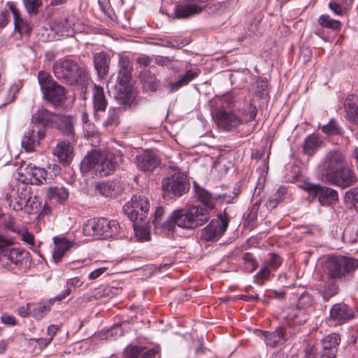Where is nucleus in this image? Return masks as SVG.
<instances>
[{
    "mask_svg": "<svg viewBox=\"0 0 358 358\" xmlns=\"http://www.w3.org/2000/svg\"><path fill=\"white\" fill-rule=\"evenodd\" d=\"M208 221V215L201 213L198 206L192 205L186 208L174 210L162 224V227L173 233L176 226L185 229H194Z\"/></svg>",
    "mask_w": 358,
    "mask_h": 358,
    "instance_id": "nucleus-1",
    "label": "nucleus"
},
{
    "mask_svg": "<svg viewBox=\"0 0 358 358\" xmlns=\"http://www.w3.org/2000/svg\"><path fill=\"white\" fill-rule=\"evenodd\" d=\"M52 69L56 78L64 84L83 85L87 80V73L85 67L70 58L56 61Z\"/></svg>",
    "mask_w": 358,
    "mask_h": 358,
    "instance_id": "nucleus-2",
    "label": "nucleus"
},
{
    "mask_svg": "<svg viewBox=\"0 0 358 358\" xmlns=\"http://www.w3.org/2000/svg\"><path fill=\"white\" fill-rule=\"evenodd\" d=\"M38 80L43 97L53 105H60L66 99L65 87L55 81L48 73L39 71Z\"/></svg>",
    "mask_w": 358,
    "mask_h": 358,
    "instance_id": "nucleus-3",
    "label": "nucleus"
},
{
    "mask_svg": "<svg viewBox=\"0 0 358 358\" xmlns=\"http://www.w3.org/2000/svg\"><path fill=\"white\" fill-rule=\"evenodd\" d=\"M120 229L117 221L99 217L89 220L83 227V233L86 236L107 238L119 234Z\"/></svg>",
    "mask_w": 358,
    "mask_h": 358,
    "instance_id": "nucleus-4",
    "label": "nucleus"
},
{
    "mask_svg": "<svg viewBox=\"0 0 358 358\" xmlns=\"http://www.w3.org/2000/svg\"><path fill=\"white\" fill-rule=\"evenodd\" d=\"M358 268V259L345 256L332 257L326 262L327 275L331 279H341Z\"/></svg>",
    "mask_w": 358,
    "mask_h": 358,
    "instance_id": "nucleus-5",
    "label": "nucleus"
},
{
    "mask_svg": "<svg viewBox=\"0 0 358 358\" xmlns=\"http://www.w3.org/2000/svg\"><path fill=\"white\" fill-rule=\"evenodd\" d=\"M149 208L150 203L145 196L135 195L124 205L123 212L134 222V227H136L145 221Z\"/></svg>",
    "mask_w": 358,
    "mask_h": 358,
    "instance_id": "nucleus-6",
    "label": "nucleus"
},
{
    "mask_svg": "<svg viewBox=\"0 0 358 358\" xmlns=\"http://www.w3.org/2000/svg\"><path fill=\"white\" fill-rule=\"evenodd\" d=\"M32 122L40 123L43 126L48 124L52 122H59V129H63L64 132L68 135L73 134V120L70 117L59 115L52 113L48 110L41 108L32 115Z\"/></svg>",
    "mask_w": 358,
    "mask_h": 358,
    "instance_id": "nucleus-7",
    "label": "nucleus"
},
{
    "mask_svg": "<svg viewBox=\"0 0 358 358\" xmlns=\"http://www.w3.org/2000/svg\"><path fill=\"white\" fill-rule=\"evenodd\" d=\"M345 165V156L341 151L336 149L329 151L319 166L322 180H324Z\"/></svg>",
    "mask_w": 358,
    "mask_h": 358,
    "instance_id": "nucleus-8",
    "label": "nucleus"
},
{
    "mask_svg": "<svg viewBox=\"0 0 358 358\" xmlns=\"http://www.w3.org/2000/svg\"><path fill=\"white\" fill-rule=\"evenodd\" d=\"M355 317V310L351 307L344 303H338L331 308L326 322L329 327H336L349 322Z\"/></svg>",
    "mask_w": 358,
    "mask_h": 358,
    "instance_id": "nucleus-9",
    "label": "nucleus"
},
{
    "mask_svg": "<svg viewBox=\"0 0 358 358\" xmlns=\"http://www.w3.org/2000/svg\"><path fill=\"white\" fill-rule=\"evenodd\" d=\"M189 188L187 176L180 172H176L162 180L163 190L174 196H182L187 192Z\"/></svg>",
    "mask_w": 358,
    "mask_h": 358,
    "instance_id": "nucleus-10",
    "label": "nucleus"
},
{
    "mask_svg": "<svg viewBox=\"0 0 358 358\" xmlns=\"http://www.w3.org/2000/svg\"><path fill=\"white\" fill-rule=\"evenodd\" d=\"M303 188L313 197L317 196L323 206L331 205L338 199L337 192L328 187L307 182L303 184Z\"/></svg>",
    "mask_w": 358,
    "mask_h": 358,
    "instance_id": "nucleus-11",
    "label": "nucleus"
},
{
    "mask_svg": "<svg viewBox=\"0 0 358 358\" xmlns=\"http://www.w3.org/2000/svg\"><path fill=\"white\" fill-rule=\"evenodd\" d=\"M217 126L226 131H233L239 127L241 120L236 113L232 110L220 108L213 113Z\"/></svg>",
    "mask_w": 358,
    "mask_h": 358,
    "instance_id": "nucleus-12",
    "label": "nucleus"
},
{
    "mask_svg": "<svg viewBox=\"0 0 358 358\" xmlns=\"http://www.w3.org/2000/svg\"><path fill=\"white\" fill-rule=\"evenodd\" d=\"M228 224V218L220 214L218 219L212 220L210 222L201 230V238L206 241L217 240L227 231Z\"/></svg>",
    "mask_w": 358,
    "mask_h": 358,
    "instance_id": "nucleus-13",
    "label": "nucleus"
},
{
    "mask_svg": "<svg viewBox=\"0 0 358 358\" xmlns=\"http://www.w3.org/2000/svg\"><path fill=\"white\" fill-rule=\"evenodd\" d=\"M323 181L344 189L353 185L357 182V177L353 171L345 165Z\"/></svg>",
    "mask_w": 358,
    "mask_h": 358,
    "instance_id": "nucleus-14",
    "label": "nucleus"
},
{
    "mask_svg": "<svg viewBox=\"0 0 358 358\" xmlns=\"http://www.w3.org/2000/svg\"><path fill=\"white\" fill-rule=\"evenodd\" d=\"M194 190L197 200L203 204V206H197L198 209L201 210V213L207 214L209 220L210 212L215 209L217 200L220 198H224L225 195H213L209 191L196 183L194 184Z\"/></svg>",
    "mask_w": 358,
    "mask_h": 358,
    "instance_id": "nucleus-15",
    "label": "nucleus"
},
{
    "mask_svg": "<svg viewBox=\"0 0 358 358\" xmlns=\"http://www.w3.org/2000/svg\"><path fill=\"white\" fill-rule=\"evenodd\" d=\"M29 252L22 249L8 248L0 252V266L10 268L13 265H21Z\"/></svg>",
    "mask_w": 358,
    "mask_h": 358,
    "instance_id": "nucleus-16",
    "label": "nucleus"
},
{
    "mask_svg": "<svg viewBox=\"0 0 358 358\" xmlns=\"http://www.w3.org/2000/svg\"><path fill=\"white\" fill-rule=\"evenodd\" d=\"M202 0H183L174 9V14L178 19H186L194 16L203 9L199 4Z\"/></svg>",
    "mask_w": 358,
    "mask_h": 358,
    "instance_id": "nucleus-17",
    "label": "nucleus"
},
{
    "mask_svg": "<svg viewBox=\"0 0 358 358\" xmlns=\"http://www.w3.org/2000/svg\"><path fill=\"white\" fill-rule=\"evenodd\" d=\"M135 162L137 168L144 172L152 171L159 165V160L156 155L150 150H146L137 155Z\"/></svg>",
    "mask_w": 358,
    "mask_h": 358,
    "instance_id": "nucleus-18",
    "label": "nucleus"
},
{
    "mask_svg": "<svg viewBox=\"0 0 358 358\" xmlns=\"http://www.w3.org/2000/svg\"><path fill=\"white\" fill-rule=\"evenodd\" d=\"M114 97L121 105H129L134 97V92L129 83H116L114 86Z\"/></svg>",
    "mask_w": 358,
    "mask_h": 358,
    "instance_id": "nucleus-19",
    "label": "nucleus"
},
{
    "mask_svg": "<svg viewBox=\"0 0 358 358\" xmlns=\"http://www.w3.org/2000/svg\"><path fill=\"white\" fill-rule=\"evenodd\" d=\"M45 135L44 129H39L36 131L34 129H29L24 135L21 145L27 152H33L36 145L39 143Z\"/></svg>",
    "mask_w": 358,
    "mask_h": 358,
    "instance_id": "nucleus-20",
    "label": "nucleus"
},
{
    "mask_svg": "<svg viewBox=\"0 0 358 358\" xmlns=\"http://www.w3.org/2000/svg\"><path fill=\"white\" fill-rule=\"evenodd\" d=\"M92 96L94 117L96 120H99V112H104L108 106L103 88L95 84L92 90Z\"/></svg>",
    "mask_w": 358,
    "mask_h": 358,
    "instance_id": "nucleus-21",
    "label": "nucleus"
},
{
    "mask_svg": "<svg viewBox=\"0 0 358 358\" xmlns=\"http://www.w3.org/2000/svg\"><path fill=\"white\" fill-rule=\"evenodd\" d=\"M257 336L263 339L267 345L272 348L281 345L285 341V332L282 327H279L272 332L257 331Z\"/></svg>",
    "mask_w": 358,
    "mask_h": 358,
    "instance_id": "nucleus-22",
    "label": "nucleus"
},
{
    "mask_svg": "<svg viewBox=\"0 0 358 358\" xmlns=\"http://www.w3.org/2000/svg\"><path fill=\"white\" fill-rule=\"evenodd\" d=\"M8 5L13 15L15 31L20 36H28L31 31V27L22 17L19 9L13 3L8 2Z\"/></svg>",
    "mask_w": 358,
    "mask_h": 358,
    "instance_id": "nucleus-23",
    "label": "nucleus"
},
{
    "mask_svg": "<svg viewBox=\"0 0 358 358\" xmlns=\"http://www.w3.org/2000/svg\"><path fill=\"white\" fill-rule=\"evenodd\" d=\"M53 154L57 157L59 163L66 166L73 158V148L70 143L60 141L54 149Z\"/></svg>",
    "mask_w": 358,
    "mask_h": 358,
    "instance_id": "nucleus-24",
    "label": "nucleus"
},
{
    "mask_svg": "<svg viewBox=\"0 0 358 358\" xmlns=\"http://www.w3.org/2000/svg\"><path fill=\"white\" fill-rule=\"evenodd\" d=\"M283 318L289 325H301L307 320V315L304 308L290 306L284 313Z\"/></svg>",
    "mask_w": 358,
    "mask_h": 358,
    "instance_id": "nucleus-25",
    "label": "nucleus"
},
{
    "mask_svg": "<svg viewBox=\"0 0 358 358\" xmlns=\"http://www.w3.org/2000/svg\"><path fill=\"white\" fill-rule=\"evenodd\" d=\"M93 62L99 78H105L108 73L110 59L107 53L100 52L94 55Z\"/></svg>",
    "mask_w": 358,
    "mask_h": 358,
    "instance_id": "nucleus-26",
    "label": "nucleus"
},
{
    "mask_svg": "<svg viewBox=\"0 0 358 358\" xmlns=\"http://www.w3.org/2000/svg\"><path fill=\"white\" fill-rule=\"evenodd\" d=\"M55 248L52 252V259L55 263L62 261L66 252L73 246V243L66 238L54 237Z\"/></svg>",
    "mask_w": 358,
    "mask_h": 358,
    "instance_id": "nucleus-27",
    "label": "nucleus"
},
{
    "mask_svg": "<svg viewBox=\"0 0 358 358\" xmlns=\"http://www.w3.org/2000/svg\"><path fill=\"white\" fill-rule=\"evenodd\" d=\"M78 19L73 15H69L66 17L61 18L56 22V29L57 31L62 32L63 34L70 36L75 31H79L76 22Z\"/></svg>",
    "mask_w": 358,
    "mask_h": 358,
    "instance_id": "nucleus-28",
    "label": "nucleus"
},
{
    "mask_svg": "<svg viewBox=\"0 0 358 358\" xmlns=\"http://www.w3.org/2000/svg\"><path fill=\"white\" fill-rule=\"evenodd\" d=\"M22 194H24V197H20V200L16 201L17 209L22 210L24 208L28 213L36 212L38 210L36 197H32L30 190L27 187L22 188Z\"/></svg>",
    "mask_w": 358,
    "mask_h": 358,
    "instance_id": "nucleus-29",
    "label": "nucleus"
},
{
    "mask_svg": "<svg viewBox=\"0 0 358 358\" xmlns=\"http://www.w3.org/2000/svg\"><path fill=\"white\" fill-rule=\"evenodd\" d=\"M120 69L116 83H129L131 78L132 65L126 56L121 57L119 61Z\"/></svg>",
    "mask_w": 358,
    "mask_h": 358,
    "instance_id": "nucleus-30",
    "label": "nucleus"
},
{
    "mask_svg": "<svg viewBox=\"0 0 358 358\" xmlns=\"http://www.w3.org/2000/svg\"><path fill=\"white\" fill-rule=\"evenodd\" d=\"M25 172L28 176H30L31 183L41 185L43 184V180H46L47 171L44 168L29 164L25 168Z\"/></svg>",
    "mask_w": 358,
    "mask_h": 358,
    "instance_id": "nucleus-31",
    "label": "nucleus"
},
{
    "mask_svg": "<svg viewBox=\"0 0 358 358\" xmlns=\"http://www.w3.org/2000/svg\"><path fill=\"white\" fill-rule=\"evenodd\" d=\"M48 199L55 203H63L69 198V192L64 187H50L46 192Z\"/></svg>",
    "mask_w": 358,
    "mask_h": 358,
    "instance_id": "nucleus-32",
    "label": "nucleus"
},
{
    "mask_svg": "<svg viewBox=\"0 0 358 358\" xmlns=\"http://www.w3.org/2000/svg\"><path fill=\"white\" fill-rule=\"evenodd\" d=\"M116 164L113 162L110 155L100 156V160L96 168V174L101 177L107 176L113 172L115 169Z\"/></svg>",
    "mask_w": 358,
    "mask_h": 358,
    "instance_id": "nucleus-33",
    "label": "nucleus"
},
{
    "mask_svg": "<svg viewBox=\"0 0 358 358\" xmlns=\"http://www.w3.org/2000/svg\"><path fill=\"white\" fill-rule=\"evenodd\" d=\"M322 141L315 134L308 136L303 144V152L309 156L314 155L317 151L318 148L322 145Z\"/></svg>",
    "mask_w": 358,
    "mask_h": 358,
    "instance_id": "nucleus-34",
    "label": "nucleus"
},
{
    "mask_svg": "<svg viewBox=\"0 0 358 358\" xmlns=\"http://www.w3.org/2000/svg\"><path fill=\"white\" fill-rule=\"evenodd\" d=\"M101 155L94 151L87 155L82 160L80 164V170L83 173H87L93 168H97L100 160Z\"/></svg>",
    "mask_w": 358,
    "mask_h": 358,
    "instance_id": "nucleus-35",
    "label": "nucleus"
},
{
    "mask_svg": "<svg viewBox=\"0 0 358 358\" xmlns=\"http://www.w3.org/2000/svg\"><path fill=\"white\" fill-rule=\"evenodd\" d=\"M257 113V107L252 103H247L241 110H238V116L241 125L255 120Z\"/></svg>",
    "mask_w": 358,
    "mask_h": 358,
    "instance_id": "nucleus-36",
    "label": "nucleus"
},
{
    "mask_svg": "<svg viewBox=\"0 0 358 358\" xmlns=\"http://www.w3.org/2000/svg\"><path fill=\"white\" fill-rule=\"evenodd\" d=\"M344 107L348 118L353 122L358 121L357 98L353 95L348 96L344 101Z\"/></svg>",
    "mask_w": 358,
    "mask_h": 358,
    "instance_id": "nucleus-37",
    "label": "nucleus"
},
{
    "mask_svg": "<svg viewBox=\"0 0 358 358\" xmlns=\"http://www.w3.org/2000/svg\"><path fill=\"white\" fill-rule=\"evenodd\" d=\"M121 110L116 108H110L108 112L106 120L103 122V125L108 130H113L117 127L120 122V115Z\"/></svg>",
    "mask_w": 358,
    "mask_h": 358,
    "instance_id": "nucleus-38",
    "label": "nucleus"
},
{
    "mask_svg": "<svg viewBox=\"0 0 358 358\" xmlns=\"http://www.w3.org/2000/svg\"><path fill=\"white\" fill-rule=\"evenodd\" d=\"M198 75V73L196 71H192V70L187 71L185 73L178 79V81L169 85L170 92H174L179 90L180 87L187 85L191 80L196 78Z\"/></svg>",
    "mask_w": 358,
    "mask_h": 358,
    "instance_id": "nucleus-39",
    "label": "nucleus"
},
{
    "mask_svg": "<svg viewBox=\"0 0 358 358\" xmlns=\"http://www.w3.org/2000/svg\"><path fill=\"white\" fill-rule=\"evenodd\" d=\"M141 79L144 87L152 91L157 90L159 81L156 78L155 75L150 71H145L142 74Z\"/></svg>",
    "mask_w": 358,
    "mask_h": 358,
    "instance_id": "nucleus-40",
    "label": "nucleus"
},
{
    "mask_svg": "<svg viewBox=\"0 0 358 358\" xmlns=\"http://www.w3.org/2000/svg\"><path fill=\"white\" fill-rule=\"evenodd\" d=\"M338 287L333 281L326 282L319 291L325 301L335 296L338 293Z\"/></svg>",
    "mask_w": 358,
    "mask_h": 358,
    "instance_id": "nucleus-41",
    "label": "nucleus"
},
{
    "mask_svg": "<svg viewBox=\"0 0 358 358\" xmlns=\"http://www.w3.org/2000/svg\"><path fill=\"white\" fill-rule=\"evenodd\" d=\"M83 284L80 282L79 277H74L67 280L66 281V289L64 291V292L56 296V299L58 301H61L65 299L66 296L70 295L73 291H75V288L77 287L81 286Z\"/></svg>",
    "mask_w": 358,
    "mask_h": 358,
    "instance_id": "nucleus-42",
    "label": "nucleus"
},
{
    "mask_svg": "<svg viewBox=\"0 0 358 358\" xmlns=\"http://www.w3.org/2000/svg\"><path fill=\"white\" fill-rule=\"evenodd\" d=\"M116 184L114 182H101L97 185L96 190L100 194L106 197H112L116 194Z\"/></svg>",
    "mask_w": 358,
    "mask_h": 358,
    "instance_id": "nucleus-43",
    "label": "nucleus"
},
{
    "mask_svg": "<svg viewBox=\"0 0 358 358\" xmlns=\"http://www.w3.org/2000/svg\"><path fill=\"white\" fill-rule=\"evenodd\" d=\"M287 191L285 187H280L272 196V198L269 199L266 206L268 209H274L277 207V206L283 201L284 196L285 195Z\"/></svg>",
    "mask_w": 358,
    "mask_h": 358,
    "instance_id": "nucleus-44",
    "label": "nucleus"
},
{
    "mask_svg": "<svg viewBox=\"0 0 358 358\" xmlns=\"http://www.w3.org/2000/svg\"><path fill=\"white\" fill-rule=\"evenodd\" d=\"M318 23L324 27L334 30H339L341 26L340 21L331 19L328 15H322L318 19Z\"/></svg>",
    "mask_w": 358,
    "mask_h": 358,
    "instance_id": "nucleus-45",
    "label": "nucleus"
},
{
    "mask_svg": "<svg viewBox=\"0 0 358 358\" xmlns=\"http://www.w3.org/2000/svg\"><path fill=\"white\" fill-rule=\"evenodd\" d=\"M322 131L327 135L334 136L341 134V129L336 120H331L329 122L322 127Z\"/></svg>",
    "mask_w": 358,
    "mask_h": 358,
    "instance_id": "nucleus-46",
    "label": "nucleus"
},
{
    "mask_svg": "<svg viewBox=\"0 0 358 358\" xmlns=\"http://www.w3.org/2000/svg\"><path fill=\"white\" fill-rule=\"evenodd\" d=\"M242 259L245 264V268L248 272L252 273V271L257 268L258 264L255 261V258L253 257L251 253H244Z\"/></svg>",
    "mask_w": 358,
    "mask_h": 358,
    "instance_id": "nucleus-47",
    "label": "nucleus"
},
{
    "mask_svg": "<svg viewBox=\"0 0 358 358\" xmlns=\"http://www.w3.org/2000/svg\"><path fill=\"white\" fill-rule=\"evenodd\" d=\"M345 200L358 210V188H352L345 192Z\"/></svg>",
    "mask_w": 358,
    "mask_h": 358,
    "instance_id": "nucleus-48",
    "label": "nucleus"
},
{
    "mask_svg": "<svg viewBox=\"0 0 358 358\" xmlns=\"http://www.w3.org/2000/svg\"><path fill=\"white\" fill-rule=\"evenodd\" d=\"M24 6L29 15H36L41 6V0H23Z\"/></svg>",
    "mask_w": 358,
    "mask_h": 358,
    "instance_id": "nucleus-49",
    "label": "nucleus"
},
{
    "mask_svg": "<svg viewBox=\"0 0 358 358\" xmlns=\"http://www.w3.org/2000/svg\"><path fill=\"white\" fill-rule=\"evenodd\" d=\"M143 352V347L127 345L124 350V358H138Z\"/></svg>",
    "mask_w": 358,
    "mask_h": 358,
    "instance_id": "nucleus-50",
    "label": "nucleus"
},
{
    "mask_svg": "<svg viewBox=\"0 0 358 358\" xmlns=\"http://www.w3.org/2000/svg\"><path fill=\"white\" fill-rule=\"evenodd\" d=\"M20 88L21 85L20 84L14 83L11 85L7 91V96L5 99L4 104H8L13 102L15 100V96L19 92Z\"/></svg>",
    "mask_w": 358,
    "mask_h": 358,
    "instance_id": "nucleus-51",
    "label": "nucleus"
},
{
    "mask_svg": "<svg viewBox=\"0 0 358 358\" xmlns=\"http://www.w3.org/2000/svg\"><path fill=\"white\" fill-rule=\"evenodd\" d=\"M267 80L265 78H259L256 82L255 94L259 97H264L267 94Z\"/></svg>",
    "mask_w": 358,
    "mask_h": 358,
    "instance_id": "nucleus-52",
    "label": "nucleus"
},
{
    "mask_svg": "<svg viewBox=\"0 0 358 358\" xmlns=\"http://www.w3.org/2000/svg\"><path fill=\"white\" fill-rule=\"evenodd\" d=\"M4 228L12 232L20 234L21 229L19 225L16 224L15 220L13 217L9 216L3 222Z\"/></svg>",
    "mask_w": 358,
    "mask_h": 358,
    "instance_id": "nucleus-53",
    "label": "nucleus"
},
{
    "mask_svg": "<svg viewBox=\"0 0 358 358\" xmlns=\"http://www.w3.org/2000/svg\"><path fill=\"white\" fill-rule=\"evenodd\" d=\"M270 276V270L268 266L263 267L255 275V282L262 285L264 280L268 279Z\"/></svg>",
    "mask_w": 358,
    "mask_h": 358,
    "instance_id": "nucleus-54",
    "label": "nucleus"
},
{
    "mask_svg": "<svg viewBox=\"0 0 358 358\" xmlns=\"http://www.w3.org/2000/svg\"><path fill=\"white\" fill-rule=\"evenodd\" d=\"M329 8L338 15H343L345 13L348 11L347 8H345V6L342 3H340L336 1H330L329 3Z\"/></svg>",
    "mask_w": 358,
    "mask_h": 358,
    "instance_id": "nucleus-55",
    "label": "nucleus"
},
{
    "mask_svg": "<svg viewBox=\"0 0 358 358\" xmlns=\"http://www.w3.org/2000/svg\"><path fill=\"white\" fill-rule=\"evenodd\" d=\"M49 310V307L44 304H38L31 308L32 315L36 319H41L43 314Z\"/></svg>",
    "mask_w": 358,
    "mask_h": 358,
    "instance_id": "nucleus-56",
    "label": "nucleus"
},
{
    "mask_svg": "<svg viewBox=\"0 0 358 358\" xmlns=\"http://www.w3.org/2000/svg\"><path fill=\"white\" fill-rule=\"evenodd\" d=\"M22 241L27 243L30 249H34L35 244L34 236L32 234L28 231H23L22 233Z\"/></svg>",
    "mask_w": 358,
    "mask_h": 358,
    "instance_id": "nucleus-57",
    "label": "nucleus"
},
{
    "mask_svg": "<svg viewBox=\"0 0 358 358\" xmlns=\"http://www.w3.org/2000/svg\"><path fill=\"white\" fill-rule=\"evenodd\" d=\"M144 348H143V352L138 357V358H155L156 355L159 352L158 348H152L143 352Z\"/></svg>",
    "mask_w": 358,
    "mask_h": 358,
    "instance_id": "nucleus-58",
    "label": "nucleus"
},
{
    "mask_svg": "<svg viewBox=\"0 0 358 358\" xmlns=\"http://www.w3.org/2000/svg\"><path fill=\"white\" fill-rule=\"evenodd\" d=\"M13 244V241L0 234V252L5 249L6 247Z\"/></svg>",
    "mask_w": 358,
    "mask_h": 358,
    "instance_id": "nucleus-59",
    "label": "nucleus"
},
{
    "mask_svg": "<svg viewBox=\"0 0 358 358\" xmlns=\"http://www.w3.org/2000/svg\"><path fill=\"white\" fill-rule=\"evenodd\" d=\"M107 271L106 267H101L99 268L95 269L94 271H92L88 276V278L90 280H95L100 277L103 273H105Z\"/></svg>",
    "mask_w": 358,
    "mask_h": 358,
    "instance_id": "nucleus-60",
    "label": "nucleus"
},
{
    "mask_svg": "<svg viewBox=\"0 0 358 358\" xmlns=\"http://www.w3.org/2000/svg\"><path fill=\"white\" fill-rule=\"evenodd\" d=\"M281 264V259L276 255H272L268 266L273 268H277Z\"/></svg>",
    "mask_w": 358,
    "mask_h": 358,
    "instance_id": "nucleus-61",
    "label": "nucleus"
},
{
    "mask_svg": "<svg viewBox=\"0 0 358 358\" xmlns=\"http://www.w3.org/2000/svg\"><path fill=\"white\" fill-rule=\"evenodd\" d=\"M137 63L142 66H147L150 65L151 62V58L147 55H141L137 58Z\"/></svg>",
    "mask_w": 358,
    "mask_h": 358,
    "instance_id": "nucleus-62",
    "label": "nucleus"
},
{
    "mask_svg": "<svg viewBox=\"0 0 358 358\" xmlns=\"http://www.w3.org/2000/svg\"><path fill=\"white\" fill-rule=\"evenodd\" d=\"M1 321L3 324L8 325H14L15 324V319L13 316L10 315L3 314L1 316Z\"/></svg>",
    "mask_w": 358,
    "mask_h": 358,
    "instance_id": "nucleus-63",
    "label": "nucleus"
},
{
    "mask_svg": "<svg viewBox=\"0 0 358 358\" xmlns=\"http://www.w3.org/2000/svg\"><path fill=\"white\" fill-rule=\"evenodd\" d=\"M32 306L29 303L27 305V306L20 307L18 309V313L22 317H26L29 315V313H32L31 311Z\"/></svg>",
    "mask_w": 358,
    "mask_h": 358,
    "instance_id": "nucleus-64",
    "label": "nucleus"
}]
</instances>
